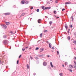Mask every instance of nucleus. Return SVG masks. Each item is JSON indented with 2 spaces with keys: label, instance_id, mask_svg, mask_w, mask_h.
Here are the masks:
<instances>
[{
  "label": "nucleus",
  "instance_id": "obj_12",
  "mask_svg": "<svg viewBox=\"0 0 76 76\" xmlns=\"http://www.w3.org/2000/svg\"><path fill=\"white\" fill-rule=\"evenodd\" d=\"M44 51V49L43 48H42L41 49H40V53H41V52H42V51Z\"/></svg>",
  "mask_w": 76,
  "mask_h": 76
},
{
  "label": "nucleus",
  "instance_id": "obj_36",
  "mask_svg": "<svg viewBox=\"0 0 76 76\" xmlns=\"http://www.w3.org/2000/svg\"><path fill=\"white\" fill-rule=\"evenodd\" d=\"M69 71H70V72H72L73 71V70H72V69H69Z\"/></svg>",
  "mask_w": 76,
  "mask_h": 76
},
{
  "label": "nucleus",
  "instance_id": "obj_10",
  "mask_svg": "<svg viewBox=\"0 0 76 76\" xmlns=\"http://www.w3.org/2000/svg\"><path fill=\"white\" fill-rule=\"evenodd\" d=\"M25 15V13H23L22 15H20V17H22V16H23Z\"/></svg>",
  "mask_w": 76,
  "mask_h": 76
},
{
  "label": "nucleus",
  "instance_id": "obj_63",
  "mask_svg": "<svg viewBox=\"0 0 76 76\" xmlns=\"http://www.w3.org/2000/svg\"><path fill=\"white\" fill-rule=\"evenodd\" d=\"M69 31H70V29H69Z\"/></svg>",
  "mask_w": 76,
  "mask_h": 76
},
{
  "label": "nucleus",
  "instance_id": "obj_8",
  "mask_svg": "<svg viewBox=\"0 0 76 76\" xmlns=\"http://www.w3.org/2000/svg\"><path fill=\"white\" fill-rule=\"evenodd\" d=\"M70 3H71L69 1L68 2H66L65 3V4H70Z\"/></svg>",
  "mask_w": 76,
  "mask_h": 76
},
{
  "label": "nucleus",
  "instance_id": "obj_21",
  "mask_svg": "<svg viewBox=\"0 0 76 76\" xmlns=\"http://www.w3.org/2000/svg\"><path fill=\"white\" fill-rule=\"evenodd\" d=\"M27 69H29V65L28 64H27Z\"/></svg>",
  "mask_w": 76,
  "mask_h": 76
},
{
  "label": "nucleus",
  "instance_id": "obj_20",
  "mask_svg": "<svg viewBox=\"0 0 76 76\" xmlns=\"http://www.w3.org/2000/svg\"><path fill=\"white\" fill-rule=\"evenodd\" d=\"M42 9L43 10H45V6H43L42 7Z\"/></svg>",
  "mask_w": 76,
  "mask_h": 76
},
{
  "label": "nucleus",
  "instance_id": "obj_42",
  "mask_svg": "<svg viewBox=\"0 0 76 76\" xmlns=\"http://www.w3.org/2000/svg\"><path fill=\"white\" fill-rule=\"evenodd\" d=\"M33 8H34V7H31V9H33Z\"/></svg>",
  "mask_w": 76,
  "mask_h": 76
},
{
  "label": "nucleus",
  "instance_id": "obj_39",
  "mask_svg": "<svg viewBox=\"0 0 76 76\" xmlns=\"http://www.w3.org/2000/svg\"><path fill=\"white\" fill-rule=\"evenodd\" d=\"M21 56L22 55H20V56L19 57V58H20V57H21Z\"/></svg>",
  "mask_w": 76,
  "mask_h": 76
},
{
  "label": "nucleus",
  "instance_id": "obj_11",
  "mask_svg": "<svg viewBox=\"0 0 76 76\" xmlns=\"http://www.w3.org/2000/svg\"><path fill=\"white\" fill-rule=\"evenodd\" d=\"M65 27L66 28V29H67V28H68V26H67V24H65Z\"/></svg>",
  "mask_w": 76,
  "mask_h": 76
},
{
  "label": "nucleus",
  "instance_id": "obj_64",
  "mask_svg": "<svg viewBox=\"0 0 76 76\" xmlns=\"http://www.w3.org/2000/svg\"><path fill=\"white\" fill-rule=\"evenodd\" d=\"M31 30H32V29H31Z\"/></svg>",
  "mask_w": 76,
  "mask_h": 76
},
{
  "label": "nucleus",
  "instance_id": "obj_19",
  "mask_svg": "<svg viewBox=\"0 0 76 76\" xmlns=\"http://www.w3.org/2000/svg\"><path fill=\"white\" fill-rule=\"evenodd\" d=\"M48 32V31L47 30H44V32L45 33V32Z\"/></svg>",
  "mask_w": 76,
  "mask_h": 76
},
{
  "label": "nucleus",
  "instance_id": "obj_14",
  "mask_svg": "<svg viewBox=\"0 0 76 76\" xmlns=\"http://www.w3.org/2000/svg\"><path fill=\"white\" fill-rule=\"evenodd\" d=\"M50 64L51 65V66L52 67H53V64H52V62L50 63Z\"/></svg>",
  "mask_w": 76,
  "mask_h": 76
},
{
  "label": "nucleus",
  "instance_id": "obj_6",
  "mask_svg": "<svg viewBox=\"0 0 76 76\" xmlns=\"http://www.w3.org/2000/svg\"><path fill=\"white\" fill-rule=\"evenodd\" d=\"M69 67L71 69H73V66L72 65H69Z\"/></svg>",
  "mask_w": 76,
  "mask_h": 76
},
{
  "label": "nucleus",
  "instance_id": "obj_22",
  "mask_svg": "<svg viewBox=\"0 0 76 76\" xmlns=\"http://www.w3.org/2000/svg\"><path fill=\"white\" fill-rule=\"evenodd\" d=\"M4 38H7V37H6V36H4L3 37Z\"/></svg>",
  "mask_w": 76,
  "mask_h": 76
},
{
  "label": "nucleus",
  "instance_id": "obj_59",
  "mask_svg": "<svg viewBox=\"0 0 76 76\" xmlns=\"http://www.w3.org/2000/svg\"><path fill=\"white\" fill-rule=\"evenodd\" d=\"M53 0H50V1H52Z\"/></svg>",
  "mask_w": 76,
  "mask_h": 76
},
{
  "label": "nucleus",
  "instance_id": "obj_37",
  "mask_svg": "<svg viewBox=\"0 0 76 76\" xmlns=\"http://www.w3.org/2000/svg\"><path fill=\"white\" fill-rule=\"evenodd\" d=\"M42 56H42V55H41L39 56V57H42Z\"/></svg>",
  "mask_w": 76,
  "mask_h": 76
},
{
  "label": "nucleus",
  "instance_id": "obj_25",
  "mask_svg": "<svg viewBox=\"0 0 76 76\" xmlns=\"http://www.w3.org/2000/svg\"><path fill=\"white\" fill-rule=\"evenodd\" d=\"M36 50H39V48H36Z\"/></svg>",
  "mask_w": 76,
  "mask_h": 76
},
{
  "label": "nucleus",
  "instance_id": "obj_49",
  "mask_svg": "<svg viewBox=\"0 0 76 76\" xmlns=\"http://www.w3.org/2000/svg\"><path fill=\"white\" fill-rule=\"evenodd\" d=\"M13 32L12 31H10V33H11V34H13Z\"/></svg>",
  "mask_w": 76,
  "mask_h": 76
},
{
  "label": "nucleus",
  "instance_id": "obj_53",
  "mask_svg": "<svg viewBox=\"0 0 76 76\" xmlns=\"http://www.w3.org/2000/svg\"><path fill=\"white\" fill-rule=\"evenodd\" d=\"M47 43L48 44V43H49V42H48V41H47Z\"/></svg>",
  "mask_w": 76,
  "mask_h": 76
},
{
  "label": "nucleus",
  "instance_id": "obj_55",
  "mask_svg": "<svg viewBox=\"0 0 76 76\" xmlns=\"http://www.w3.org/2000/svg\"><path fill=\"white\" fill-rule=\"evenodd\" d=\"M28 48V47H26V48Z\"/></svg>",
  "mask_w": 76,
  "mask_h": 76
},
{
  "label": "nucleus",
  "instance_id": "obj_23",
  "mask_svg": "<svg viewBox=\"0 0 76 76\" xmlns=\"http://www.w3.org/2000/svg\"><path fill=\"white\" fill-rule=\"evenodd\" d=\"M0 64H2L3 65V62L0 61Z\"/></svg>",
  "mask_w": 76,
  "mask_h": 76
},
{
  "label": "nucleus",
  "instance_id": "obj_32",
  "mask_svg": "<svg viewBox=\"0 0 76 76\" xmlns=\"http://www.w3.org/2000/svg\"><path fill=\"white\" fill-rule=\"evenodd\" d=\"M22 50H23V51H25V48H22Z\"/></svg>",
  "mask_w": 76,
  "mask_h": 76
},
{
  "label": "nucleus",
  "instance_id": "obj_24",
  "mask_svg": "<svg viewBox=\"0 0 76 76\" xmlns=\"http://www.w3.org/2000/svg\"><path fill=\"white\" fill-rule=\"evenodd\" d=\"M73 43H74V44H75L76 45V41H74L73 42Z\"/></svg>",
  "mask_w": 76,
  "mask_h": 76
},
{
  "label": "nucleus",
  "instance_id": "obj_38",
  "mask_svg": "<svg viewBox=\"0 0 76 76\" xmlns=\"http://www.w3.org/2000/svg\"><path fill=\"white\" fill-rule=\"evenodd\" d=\"M35 59H38V57H36V58H35Z\"/></svg>",
  "mask_w": 76,
  "mask_h": 76
},
{
  "label": "nucleus",
  "instance_id": "obj_57",
  "mask_svg": "<svg viewBox=\"0 0 76 76\" xmlns=\"http://www.w3.org/2000/svg\"><path fill=\"white\" fill-rule=\"evenodd\" d=\"M74 48V50H76V49L75 48Z\"/></svg>",
  "mask_w": 76,
  "mask_h": 76
},
{
  "label": "nucleus",
  "instance_id": "obj_7",
  "mask_svg": "<svg viewBox=\"0 0 76 76\" xmlns=\"http://www.w3.org/2000/svg\"><path fill=\"white\" fill-rule=\"evenodd\" d=\"M5 23L6 25H9L10 24L9 22H6Z\"/></svg>",
  "mask_w": 76,
  "mask_h": 76
},
{
  "label": "nucleus",
  "instance_id": "obj_17",
  "mask_svg": "<svg viewBox=\"0 0 76 76\" xmlns=\"http://www.w3.org/2000/svg\"><path fill=\"white\" fill-rule=\"evenodd\" d=\"M59 75L61 76H63V74L62 73H61L60 74H59Z\"/></svg>",
  "mask_w": 76,
  "mask_h": 76
},
{
  "label": "nucleus",
  "instance_id": "obj_9",
  "mask_svg": "<svg viewBox=\"0 0 76 76\" xmlns=\"http://www.w3.org/2000/svg\"><path fill=\"white\" fill-rule=\"evenodd\" d=\"M50 8L51 7H46L45 8V10H46V9H50Z\"/></svg>",
  "mask_w": 76,
  "mask_h": 76
},
{
  "label": "nucleus",
  "instance_id": "obj_5",
  "mask_svg": "<svg viewBox=\"0 0 76 76\" xmlns=\"http://www.w3.org/2000/svg\"><path fill=\"white\" fill-rule=\"evenodd\" d=\"M41 22V20L39 19L38 20V22L39 23H40Z\"/></svg>",
  "mask_w": 76,
  "mask_h": 76
},
{
  "label": "nucleus",
  "instance_id": "obj_18",
  "mask_svg": "<svg viewBox=\"0 0 76 76\" xmlns=\"http://www.w3.org/2000/svg\"><path fill=\"white\" fill-rule=\"evenodd\" d=\"M42 33H41L40 34V38L42 37Z\"/></svg>",
  "mask_w": 76,
  "mask_h": 76
},
{
  "label": "nucleus",
  "instance_id": "obj_40",
  "mask_svg": "<svg viewBox=\"0 0 76 76\" xmlns=\"http://www.w3.org/2000/svg\"><path fill=\"white\" fill-rule=\"evenodd\" d=\"M74 63L76 65V62L75 61H74Z\"/></svg>",
  "mask_w": 76,
  "mask_h": 76
},
{
  "label": "nucleus",
  "instance_id": "obj_61",
  "mask_svg": "<svg viewBox=\"0 0 76 76\" xmlns=\"http://www.w3.org/2000/svg\"><path fill=\"white\" fill-rule=\"evenodd\" d=\"M55 17H56V15H55Z\"/></svg>",
  "mask_w": 76,
  "mask_h": 76
},
{
  "label": "nucleus",
  "instance_id": "obj_31",
  "mask_svg": "<svg viewBox=\"0 0 76 76\" xmlns=\"http://www.w3.org/2000/svg\"><path fill=\"white\" fill-rule=\"evenodd\" d=\"M26 3V4H28V3H29V2L27 1H26V2H25Z\"/></svg>",
  "mask_w": 76,
  "mask_h": 76
},
{
  "label": "nucleus",
  "instance_id": "obj_26",
  "mask_svg": "<svg viewBox=\"0 0 76 76\" xmlns=\"http://www.w3.org/2000/svg\"><path fill=\"white\" fill-rule=\"evenodd\" d=\"M53 13H54V14L55 15L56 14V11H54V12H53Z\"/></svg>",
  "mask_w": 76,
  "mask_h": 76
},
{
  "label": "nucleus",
  "instance_id": "obj_46",
  "mask_svg": "<svg viewBox=\"0 0 76 76\" xmlns=\"http://www.w3.org/2000/svg\"><path fill=\"white\" fill-rule=\"evenodd\" d=\"M74 35H75L76 36V32L74 33Z\"/></svg>",
  "mask_w": 76,
  "mask_h": 76
},
{
  "label": "nucleus",
  "instance_id": "obj_50",
  "mask_svg": "<svg viewBox=\"0 0 76 76\" xmlns=\"http://www.w3.org/2000/svg\"><path fill=\"white\" fill-rule=\"evenodd\" d=\"M71 19H73V16H72L71 17Z\"/></svg>",
  "mask_w": 76,
  "mask_h": 76
},
{
  "label": "nucleus",
  "instance_id": "obj_60",
  "mask_svg": "<svg viewBox=\"0 0 76 76\" xmlns=\"http://www.w3.org/2000/svg\"><path fill=\"white\" fill-rule=\"evenodd\" d=\"M31 48H30L29 49H31Z\"/></svg>",
  "mask_w": 76,
  "mask_h": 76
},
{
  "label": "nucleus",
  "instance_id": "obj_44",
  "mask_svg": "<svg viewBox=\"0 0 76 76\" xmlns=\"http://www.w3.org/2000/svg\"><path fill=\"white\" fill-rule=\"evenodd\" d=\"M75 59V60H76V57H75L74 58Z\"/></svg>",
  "mask_w": 76,
  "mask_h": 76
},
{
  "label": "nucleus",
  "instance_id": "obj_30",
  "mask_svg": "<svg viewBox=\"0 0 76 76\" xmlns=\"http://www.w3.org/2000/svg\"><path fill=\"white\" fill-rule=\"evenodd\" d=\"M49 23L50 24V25H51V23H52V21H50L49 22Z\"/></svg>",
  "mask_w": 76,
  "mask_h": 76
},
{
  "label": "nucleus",
  "instance_id": "obj_29",
  "mask_svg": "<svg viewBox=\"0 0 76 76\" xmlns=\"http://www.w3.org/2000/svg\"><path fill=\"white\" fill-rule=\"evenodd\" d=\"M17 64H19V60H18L17 61Z\"/></svg>",
  "mask_w": 76,
  "mask_h": 76
},
{
  "label": "nucleus",
  "instance_id": "obj_54",
  "mask_svg": "<svg viewBox=\"0 0 76 76\" xmlns=\"http://www.w3.org/2000/svg\"><path fill=\"white\" fill-rule=\"evenodd\" d=\"M58 18H59V17H58L56 18V19H58Z\"/></svg>",
  "mask_w": 76,
  "mask_h": 76
},
{
  "label": "nucleus",
  "instance_id": "obj_35",
  "mask_svg": "<svg viewBox=\"0 0 76 76\" xmlns=\"http://www.w3.org/2000/svg\"><path fill=\"white\" fill-rule=\"evenodd\" d=\"M65 65H67V62H66L65 63Z\"/></svg>",
  "mask_w": 76,
  "mask_h": 76
},
{
  "label": "nucleus",
  "instance_id": "obj_45",
  "mask_svg": "<svg viewBox=\"0 0 76 76\" xmlns=\"http://www.w3.org/2000/svg\"><path fill=\"white\" fill-rule=\"evenodd\" d=\"M34 76H35L36 75V74L35 73H34L33 74Z\"/></svg>",
  "mask_w": 76,
  "mask_h": 76
},
{
  "label": "nucleus",
  "instance_id": "obj_28",
  "mask_svg": "<svg viewBox=\"0 0 76 76\" xmlns=\"http://www.w3.org/2000/svg\"><path fill=\"white\" fill-rule=\"evenodd\" d=\"M74 68H75V69H76V66L74 65Z\"/></svg>",
  "mask_w": 76,
  "mask_h": 76
},
{
  "label": "nucleus",
  "instance_id": "obj_3",
  "mask_svg": "<svg viewBox=\"0 0 76 76\" xmlns=\"http://www.w3.org/2000/svg\"><path fill=\"white\" fill-rule=\"evenodd\" d=\"M10 15V12L6 13L4 14V15H5V16L7 15Z\"/></svg>",
  "mask_w": 76,
  "mask_h": 76
},
{
  "label": "nucleus",
  "instance_id": "obj_1",
  "mask_svg": "<svg viewBox=\"0 0 76 76\" xmlns=\"http://www.w3.org/2000/svg\"><path fill=\"white\" fill-rule=\"evenodd\" d=\"M1 25L2 26H3V28H4V29H6L7 28V26L5 25L1 24Z\"/></svg>",
  "mask_w": 76,
  "mask_h": 76
},
{
  "label": "nucleus",
  "instance_id": "obj_58",
  "mask_svg": "<svg viewBox=\"0 0 76 76\" xmlns=\"http://www.w3.org/2000/svg\"><path fill=\"white\" fill-rule=\"evenodd\" d=\"M73 19H72V21H73Z\"/></svg>",
  "mask_w": 76,
  "mask_h": 76
},
{
  "label": "nucleus",
  "instance_id": "obj_52",
  "mask_svg": "<svg viewBox=\"0 0 76 76\" xmlns=\"http://www.w3.org/2000/svg\"><path fill=\"white\" fill-rule=\"evenodd\" d=\"M47 57H50V56L48 55V56H47Z\"/></svg>",
  "mask_w": 76,
  "mask_h": 76
},
{
  "label": "nucleus",
  "instance_id": "obj_47",
  "mask_svg": "<svg viewBox=\"0 0 76 76\" xmlns=\"http://www.w3.org/2000/svg\"><path fill=\"white\" fill-rule=\"evenodd\" d=\"M52 49H53V50H54V48L53 47L52 48Z\"/></svg>",
  "mask_w": 76,
  "mask_h": 76
},
{
  "label": "nucleus",
  "instance_id": "obj_33",
  "mask_svg": "<svg viewBox=\"0 0 76 76\" xmlns=\"http://www.w3.org/2000/svg\"><path fill=\"white\" fill-rule=\"evenodd\" d=\"M65 9H64H64H63L62 10V12H63V11H64V10H65Z\"/></svg>",
  "mask_w": 76,
  "mask_h": 76
},
{
  "label": "nucleus",
  "instance_id": "obj_2",
  "mask_svg": "<svg viewBox=\"0 0 76 76\" xmlns=\"http://www.w3.org/2000/svg\"><path fill=\"white\" fill-rule=\"evenodd\" d=\"M7 42V40H4L3 41V42L4 43V44H6Z\"/></svg>",
  "mask_w": 76,
  "mask_h": 76
},
{
  "label": "nucleus",
  "instance_id": "obj_13",
  "mask_svg": "<svg viewBox=\"0 0 76 76\" xmlns=\"http://www.w3.org/2000/svg\"><path fill=\"white\" fill-rule=\"evenodd\" d=\"M49 46L50 48H51V43H49Z\"/></svg>",
  "mask_w": 76,
  "mask_h": 76
},
{
  "label": "nucleus",
  "instance_id": "obj_34",
  "mask_svg": "<svg viewBox=\"0 0 76 76\" xmlns=\"http://www.w3.org/2000/svg\"><path fill=\"white\" fill-rule=\"evenodd\" d=\"M57 53L58 55V54H59V52H58V51H57Z\"/></svg>",
  "mask_w": 76,
  "mask_h": 76
},
{
  "label": "nucleus",
  "instance_id": "obj_16",
  "mask_svg": "<svg viewBox=\"0 0 76 76\" xmlns=\"http://www.w3.org/2000/svg\"><path fill=\"white\" fill-rule=\"evenodd\" d=\"M67 39L68 40H70V36H68L67 37Z\"/></svg>",
  "mask_w": 76,
  "mask_h": 76
},
{
  "label": "nucleus",
  "instance_id": "obj_41",
  "mask_svg": "<svg viewBox=\"0 0 76 76\" xmlns=\"http://www.w3.org/2000/svg\"><path fill=\"white\" fill-rule=\"evenodd\" d=\"M30 58H31V60H32V59H33V58H32V57H31V56H30Z\"/></svg>",
  "mask_w": 76,
  "mask_h": 76
},
{
  "label": "nucleus",
  "instance_id": "obj_62",
  "mask_svg": "<svg viewBox=\"0 0 76 76\" xmlns=\"http://www.w3.org/2000/svg\"><path fill=\"white\" fill-rule=\"evenodd\" d=\"M52 52H53V51L52 50Z\"/></svg>",
  "mask_w": 76,
  "mask_h": 76
},
{
  "label": "nucleus",
  "instance_id": "obj_48",
  "mask_svg": "<svg viewBox=\"0 0 76 76\" xmlns=\"http://www.w3.org/2000/svg\"><path fill=\"white\" fill-rule=\"evenodd\" d=\"M56 3H58V1H56Z\"/></svg>",
  "mask_w": 76,
  "mask_h": 76
},
{
  "label": "nucleus",
  "instance_id": "obj_27",
  "mask_svg": "<svg viewBox=\"0 0 76 76\" xmlns=\"http://www.w3.org/2000/svg\"><path fill=\"white\" fill-rule=\"evenodd\" d=\"M39 9H37V12H39Z\"/></svg>",
  "mask_w": 76,
  "mask_h": 76
},
{
  "label": "nucleus",
  "instance_id": "obj_4",
  "mask_svg": "<svg viewBox=\"0 0 76 76\" xmlns=\"http://www.w3.org/2000/svg\"><path fill=\"white\" fill-rule=\"evenodd\" d=\"M47 62H44L43 63V65L45 66H47Z\"/></svg>",
  "mask_w": 76,
  "mask_h": 76
},
{
  "label": "nucleus",
  "instance_id": "obj_43",
  "mask_svg": "<svg viewBox=\"0 0 76 76\" xmlns=\"http://www.w3.org/2000/svg\"><path fill=\"white\" fill-rule=\"evenodd\" d=\"M70 27H71V28H72L73 27V26H72V25H71Z\"/></svg>",
  "mask_w": 76,
  "mask_h": 76
},
{
  "label": "nucleus",
  "instance_id": "obj_51",
  "mask_svg": "<svg viewBox=\"0 0 76 76\" xmlns=\"http://www.w3.org/2000/svg\"><path fill=\"white\" fill-rule=\"evenodd\" d=\"M62 66H63V67H64V64H63V65H62Z\"/></svg>",
  "mask_w": 76,
  "mask_h": 76
},
{
  "label": "nucleus",
  "instance_id": "obj_56",
  "mask_svg": "<svg viewBox=\"0 0 76 76\" xmlns=\"http://www.w3.org/2000/svg\"><path fill=\"white\" fill-rule=\"evenodd\" d=\"M68 33L69 34V31H68Z\"/></svg>",
  "mask_w": 76,
  "mask_h": 76
},
{
  "label": "nucleus",
  "instance_id": "obj_15",
  "mask_svg": "<svg viewBox=\"0 0 76 76\" xmlns=\"http://www.w3.org/2000/svg\"><path fill=\"white\" fill-rule=\"evenodd\" d=\"M21 3L23 4H24V3H25V1H21Z\"/></svg>",
  "mask_w": 76,
  "mask_h": 76
}]
</instances>
